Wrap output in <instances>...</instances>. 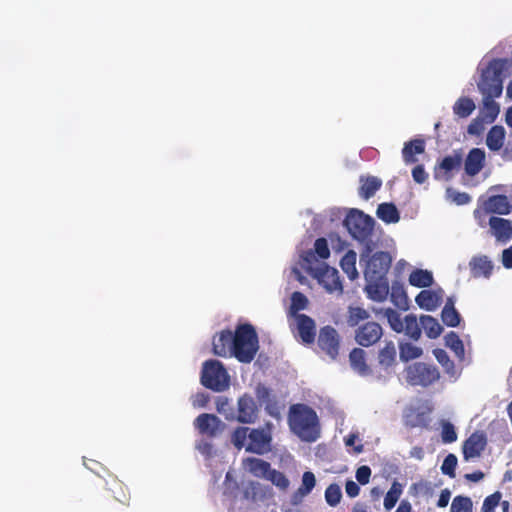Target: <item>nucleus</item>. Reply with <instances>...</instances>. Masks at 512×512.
Here are the masks:
<instances>
[{
  "label": "nucleus",
  "mask_w": 512,
  "mask_h": 512,
  "mask_svg": "<svg viewBox=\"0 0 512 512\" xmlns=\"http://www.w3.org/2000/svg\"><path fill=\"white\" fill-rule=\"evenodd\" d=\"M249 432L250 429L248 427L237 428L232 436L233 444L238 448L243 447L247 438L249 439Z\"/></svg>",
  "instance_id": "603ef678"
},
{
  "label": "nucleus",
  "mask_w": 512,
  "mask_h": 512,
  "mask_svg": "<svg viewBox=\"0 0 512 512\" xmlns=\"http://www.w3.org/2000/svg\"><path fill=\"white\" fill-rule=\"evenodd\" d=\"M425 150V144L423 140L415 139L405 143L402 154L406 163H413L416 161L414 154H422Z\"/></svg>",
  "instance_id": "f704fd0d"
},
{
  "label": "nucleus",
  "mask_w": 512,
  "mask_h": 512,
  "mask_svg": "<svg viewBox=\"0 0 512 512\" xmlns=\"http://www.w3.org/2000/svg\"><path fill=\"white\" fill-rule=\"evenodd\" d=\"M258 349V336L253 326L240 325L233 336L232 356L242 363H250Z\"/></svg>",
  "instance_id": "7ed1b4c3"
},
{
  "label": "nucleus",
  "mask_w": 512,
  "mask_h": 512,
  "mask_svg": "<svg viewBox=\"0 0 512 512\" xmlns=\"http://www.w3.org/2000/svg\"><path fill=\"white\" fill-rule=\"evenodd\" d=\"M415 300L422 309L434 311L442 301V292L422 290Z\"/></svg>",
  "instance_id": "5701e85b"
},
{
  "label": "nucleus",
  "mask_w": 512,
  "mask_h": 512,
  "mask_svg": "<svg viewBox=\"0 0 512 512\" xmlns=\"http://www.w3.org/2000/svg\"><path fill=\"white\" fill-rule=\"evenodd\" d=\"M234 333L231 331H222L219 336L213 339V352L215 355L226 357L232 356V344Z\"/></svg>",
  "instance_id": "412c9836"
},
{
  "label": "nucleus",
  "mask_w": 512,
  "mask_h": 512,
  "mask_svg": "<svg viewBox=\"0 0 512 512\" xmlns=\"http://www.w3.org/2000/svg\"><path fill=\"white\" fill-rule=\"evenodd\" d=\"M266 479L271 481L276 487H278L281 490H286L290 484L288 478L282 472H279L274 469H271Z\"/></svg>",
  "instance_id": "09e8293b"
},
{
  "label": "nucleus",
  "mask_w": 512,
  "mask_h": 512,
  "mask_svg": "<svg viewBox=\"0 0 512 512\" xmlns=\"http://www.w3.org/2000/svg\"><path fill=\"white\" fill-rule=\"evenodd\" d=\"M370 476L371 469L369 466L362 465L356 471V479L362 485H365L369 482Z\"/></svg>",
  "instance_id": "bf43d9fd"
},
{
  "label": "nucleus",
  "mask_w": 512,
  "mask_h": 512,
  "mask_svg": "<svg viewBox=\"0 0 512 512\" xmlns=\"http://www.w3.org/2000/svg\"><path fill=\"white\" fill-rule=\"evenodd\" d=\"M348 313L347 323L351 327L357 326L360 321L367 320L370 316L368 311L361 307H349Z\"/></svg>",
  "instance_id": "c03bdc74"
},
{
  "label": "nucleus",
  "mask_w": 512,
  "mask_h": 512,
  "mask_svg": "<svg viewBox=\"0 0 512 512\" xmlns=\"http://www.w3.org/2000/svg\"><path fill=\"white\" fill-rule=\"evenodd\" d=\"M308 303V300L304 294L301 292H294L291 297V306L290 311L293 317H295V314H299L298 312L300 310H303L306 308V305Z\"/></svg>",
  "instance_id": "49530a36"
},
{
  "label": "nucleus",
  "mask_w": 512,
  "mask_h": 512,
  "mask_svg": "<svg viewBox=\"0 0 512 512\" xmlns=\"http://www.w3.org/2000/svg\"><path fill=\"white\" fill-rule=\"evenodd\" d=\"M318 345L331 359H335L339 352V334L336 329L331 326L321 328Z\"/></svg>",
  "instance_id": "f8f14e48"
},
{
  "label": "nucleus",
  "mask_w": 512,
  "mask_h": 512,
  "mask_svg": "<svg viewBox=\"0 0 512 512\" xmlns=\"http://www.w3.org/2000/svg\"><path fill=\"white\" fill-rule=\"evenodd\" d=\"M367 284L365 291L368 297L374 301L382 302L389 294V284L387 278H381L379 280L365 279Z\"/></svg>",
  "instance_id": "6ab92c4d"
},
{
  "label": "nucleus",
  "mask_w": 512,
  "mask_h": 512,
  "mask_svg": "<svg viewBox=\"0 0 512 512\" xmlns=\"http://www.w3.org/2000/svg\"><path fill=\"white\" fill-rule=\"evenodd\" d=\"M489 226L497 241L506 243L512 238V222L510 220L492 216L489 219Z\"/></svg>",
  "instance_id": "dca6fc26"
},
{
  "label": "nucleus",
  "mask_w": 512,
  "mask_h": 512,
  "mask_svg": "<svg viewBox=\"0 0 512 512\" xmlns=\"http://www.w3.org/2000/svg\"><path fill=\"white\" fill-rule=\"evenodd\" d=\"M420 324L424 329L427 337L430 339L437 338L443 331V328L438 320L430 315H422L420 317Z\"/></svg>",
  "instance_id": "473e14b6"
},
{
  "label": "nucleus",
  "mask_w": 512,
  "mask_h": 512,
  "mask_svg": "<svg viewBox=\"0 0 512 512\" xmlns=\"http://www.w3.org/2000/svg\"><path fill=\"white\" fill-rule=\"evenodd\" d=\"M313 252H308L304 261L308 273L321 284L329 293L338 291L342 292V285L339 280L338 271L328 266L323 261L315 260Z\"/></svg>",
  "instance_id": "20e7f679"
},
{
  "label": "nucleus",
  "mask_w": 512,
  "mask_h": 512,
  "mask_svg": "<svg viewBox=\"0 0 512 512\" xmlns=\"http://www.w3.org/2000/svg\"><path fill=\"white\" fill-rule=\"evenodd\" d=\"M399 358L402 362H409L418 359L423 355V349L409 340L400 339L398 341Z\"/></svg>",
  "instance_id": "b1692460"
},
{
  "label": "nucleus",
  "mask_w": 512,
  "mask_h": 512,
  "mask_svg": "<svg viewBox=\"0 0 512 512\" xmlns=\"http://www.w3.org/2000/svg\"><path fill=\"white\" fill-rule=\"evenodd\" d=\"M397 351L393 341H385V345L378 353L379 365L387 370L396 364Z\"/></svg>",
  "instance_id": "393cba45"
},
{
  "label": "nucleus",
  "mask_w": 512,
  "mask_h": 512,
  "mask_svg": "<svg viewBox=\"0 0 512 512\" xmlns=\"http://www.w3.org/2000/svg\"><path fill=\"white\" fill-rule=\"evenodd\" d=\"M342 497L341 488L337 484H330L325 491V500L330 506H336Z\"/></svg>",
  "instance_id": "de8ad7c7"
},
{
  "label": "nucleus",
  "mask_w": 512,
  "mask_h": 512,
  "mask_svg": "<svg viewBox=\"0 0 512 512\" xmlns=\"http://www.w3.org/2000/svg\"><path fill=\"white\" fill-rule=\"evenodd\" d=\"M511 204L505 195H494L485 202V210L488 213L507 215L511 211Z\"/></svg>",
  "instance_id": "4be33fe9"
},
{
  "label": "nucleus",
  "mask_w": 512,
  "mask_h": 512,
  "mask_svg": "<svg viewBox=\"0 0 512 512\" xmlns=\"http://www.w3.org/2000/svg\"><path fill=\"white\" fill-rule=\"evenodd\" d=\"M412 176L415 182L422 184L426 181L428 174L425 172L422 165H417L412 170Z\"/></svg>",
  "instance_id": "e2e57ef3"
},
{
  "label": "nucleus",
  "mask_w": 512,
  "mask_h": 512,
  "mask_svg": "<svg viewBox=\"0 0 512 512\" xmlns=\"http://www.w3.org/2000/svg\"><path fill=\"white\" fill-rule=\"evenodd\" d=\"M501 493L495 492L492 495L486 497L483 502L482 512H491L495 509L496 506L500 504Z\"/></svg>",
  "instance_id": "4d7b16f0"
},
{
  "label": "nucleus",
  "mask_w": 512,
  "mask_h": 512,
  "mask_svg": "<svg viewBox=\"0 0 512 512\" xmlns=\"http://www.w3.org/2000/svg\"><path fill=\"white\" fill-rule=\"evenodd\" d=\"M246 469L256 477L265 478L271 471V466L268 462L259 458H247L244 460Z\"/></svg>",
  "instance_id": "cd10ccee"
},
{
  "label": "nucleus",
  "mask_w": 512,
  "mask_h": 512,
  "mask_svg": "<svg viewBox=\"0 0 512 512\" xmlns=\"http://www.w3.org/2000/svg\"><path fill=\"white\" fill-rule=\"evenodd\" d=\"M471 272L474 277L484 276L489 278L492 271V263L487 256L474 257L470 261Z\"/></svg>",
  "instance_id": "c85d7f7f"
},
{
  "label": "nucleus",
  "mask_w": 512,
  "mask_h": 512,
  "mask_svg": "<svg viewBox=\"0 0 512 512\" xmlns=\"http://www.w3.org/2000/svg\"><path fill=\"white\" fill-rule=\"evenodd\" d=\"M217 410L219 413L223 414L226 419H235L234 413L229 411L230 409L227 399L218 401Z\"/></svg>",
  "instance_id": "680f3d73"
},
{
  "label": "nucleus",
  "mask_w": 512,
  "mask_h": 512,
  "mask_svg": "<svg viewBox=\"0 0 512 512\" xmlns=\"http://www.w3.org/2000/svg\"><path fill=\"white\" fill-rule=\"evenodd\" d=\"M383 335V329L377 322H366L355 330V341L363 347H369L378 342Z\"/></svg>",
  "instance_id": "9d476101"
},
{
  "label": "nucleus",
  "mask_w": 512,
  "mask_h": 512,
  "mask_svg": "<svg viewBox=\"0 0 512 512\" xmlns=\"http://www.w3.org/2000/svg\"><path fill=\"white\" fill-rule=\"evenodd\" d=\"M442 321L449 327H456L459 325L461 316L454 307V301L452 298H448L442 313Z\"/></svg>",
  "instance_id": "72a5a7b5"
},
{
  "label": "nucleus",
  "mask_w": 512,
  "mask_h": 512,
  "mask_svg": "<svg viewBox=\"0 0 512 512\" xmlns=\"http://www.w3.org/2000/svg\"><path fill=\"white\" fill-rule=\"evenodd\" d=\"M487 443L483 433H473L464 443L463 453L466 459L479 457Z\"/></svg>",
  "instance_id": "f3484780"
},
{
  "label": "nucleus",
  "mask_w": 512,
  "mask_h": 512,
  "mask_svg": "<svg viewBox=\"0 0 512 512\" xmlns=\"http://www.w3.org/2000/svg\"><path fill=\"white\" fill-rule=\"evenodd\" d=\"M391 300L397 307L402 309L406 308V295L402 287L392 286Z\"/></svg>",
  "instance_id": "3c124183"
},
{
  "label": "nucleus",
  "mask_w": 512,
  "mask_h": 512,
  "mask_svg": "<svg viewBox=\"0 0 512 512\" xmlns=\"http://www.w3.org/2000/svg\"><path fill=\"white\" fill-rule=\"evenodd\" d=\"M457 466V457L454 454H448L441 465L443 474L455 477V468Z\"/></svg>",
  "instance_id": "8fccbe9b"
},
{
  "label": "nucleus",
  "mask_w": 512,
  "mask_h": 512,
  "mask_svg": "<svg viewBox=\"0 0 512 512\" xmlns=\"http://www.w3.org/2000/svg\"><path fill=\"white\" fill-rule=\"evenodd\" d=\"M256 396L259 402L264 405L272 401L270 390L261 384L256 387Z\"/></svg>",
  "instance_id": "052dcab7"
},
{
  "label": "nucleus",
  "mask_w": 512,
  "mask_h": 512,
  "mask_svg": "<svg viewBox=\"0 0 512 512\" xmlns=\"http://www.w3.org/2000/svg\"><path fill=\"white\" fill-rule=\"evenodd\" d=\"M376 215L386 223H397L400 219L399 211L392 203H382L377 207Z\"/></svg>",
  "instance_id": "2f4dec72"
},
{
  "label": "nucleus",
  "mask_w": 512,
  "mask_h": 512,
  "mask_svg": "<svg viewBox=\"0 0 512 512\" xmlns=\"http://www.w3.org/2000/svg\"><path fill=\"white\" fill-rule=\"evenodd\" d=\"M476 105L469 97H460L453 105V113L459 118H467L475 110Z\"/></svg>",
  "instance_id": "c9c22d12"
},
{
  "label": "nucleus",
  "mask_w": 512,
  "mask_h": 512,
  "mask_svg": "<svg viewBox=\"0 0 512 512\" xmlns=\"http://www.w3.org/2000/svg\"><path fill=\"white\" fill-rule=\"evenodd\" d=\"M208 402V396L204 393H198L192 398L193 407H205Z\"/></svg>",
  "instance_id": "338daca9"
},
{
  "label": "nucleus",
  "mask_w": 512,
  "mask_h": 512,
  "mask_svg": "<svg viewBox=\"0 0 512 512\" xmlns=\"http://www.w3.org/2000/svg\"><path fill=\"white\" fill-rule=\"evenodd\" d=\"M507 66V60L496 59L489 63L482 72L477 86L483 97H499L503 91L502 73Z\"/></svg>",
  "instance_id": "39448f33"
},
{
  "label": "nucleus",
  "mask_w": 512,
  "mask_h": 512,
  "mask_svg": "<svg viewBox=\"0 0 512 512\" xmlns=\"http://www.w3.org/2000/svg\"><path fill=\"white\" fill-rule=\"evenodd\" d=\"M494 98L495 97H483V108L479 116L482 117L486 123L494 122L500 112V107L494 101Z\"/></svg>",
  "instance_id": "7c9ffc66"
},
{
  "label": "nucleus",
  "mask_w": 512,
  "mask_h": 512,
  "mask_svg": "<svg viewBox=\"0 0 512 512\" xmlns=\"http://www.w3.org/2000/svg\"><path fill=\"white\" fill-rule=\"evenodd\" d=\"M433 355L452 381H456L460 373L455 368L454 362L450 359L447 352L443 349H434Z\"/></svg>",
  "instance_id": "bb28decb"
},
{
  "label": "nucleus",
  "mask_w": 512,
  "mask_h": 512,
  "mask_svg": "<svg viewBox=\"0 0 512 512\" xmlns=\"http://www.w3.org/2000/svg\"><path fill=\"white\" fill-rule=\"evenodd\" d=\"M409 282L416 287H428L433 282V276L427 270L417 269L410 274Z\"/></svg>",
  "instance_id": "a19ab883"
},
{
  "label": "nucleus",
  "mask_w": 512,
  "mask_h": 512,
  "mask_svg": "<svg viewBox=\"0 0 512 512\" xmlns=\"http://www.w3.org/2000/svg\"><path fill=\"white\" fill-rule=\"evenodd\" d=\"M315 485V475L311 471L304 472L302 475L301 486L291 496V504L294 506L301 504L303 498L311 493Z\"/></svg>",
  "instance_id": "aec40b11"
},
{
  "label": "nucleus",
  "mask_w": 512,
  "mask_h": 512,
  "mask_svg": "<svg viewBox=\"0 0 512 512\" xmlns=\"http://www.w3.org/2000/svg\"><path fill=\"white\" fill-rule=\"evenodd\" d=\"M402 494V485L394 481L391 488L384 498V507L386 510H391L397 503L400 495Z\"/></svg>",
  "instance_id": "79ce46f5"
},
{
  "label": "nucleus",
  "mask_w": 512,
  "mask_h": 512,
  "mask_svg": "<svg viewBox=\"0 0 512 512\" xmlns=\"http://www.w3.org/2000/svg\"><path fill=\"white\" fill-rule=\"evenodd\" d=\"M345 491L349 497L353 498L359 494L360 488L357 483L348 480L345 485Z\"/></svg>",
  "instance_id": "0e129e2a"
},
{
  "label": "nucleus",
  "mask_w": 512,
  "mask_h": 512,
  "mask_svg": "<svg viewBox=\"0 0 512 512\" xmlns=\"http://www.w3.org/2000/svg\"><path fill=\"white\" fill-rule=\"evenodd\" d=\"M293 318L295 320L298 335L302 342L306 344L313 343L316 336V325L314 320L305 314H295V317Z\"/></svg>",
  "instance_id": "2eb2a0df"
},
{
  "label": "nucleus",
  "mask_w": 512,
  "mask_h": 512,
  "mask_svg": "<svg viewBox=\"0 0 512 512\" xmlns=\"http://www.w3.org/2000/svg\"><path fill=\"white\" fill-rule=\"evenodd\" d=\"M370 254H366L364 260H360V263L365 262L364 277L365 279L379 280L386 278V274L391 266L392 258L388 252H376L371 257Z\"/></svg>",
  "instance_id": "1a4fd4ad"
},
{
  "label": "nucleus",
  "mask_w": 512,
  "mask_h": 512,
  "mask_svg": "<svg viewBox=\"0 0 512 512\" xmlns=\"http://www.w3.org/2000/svg\"><path fill=\"white\" fill-rule=\"evenodd\" d=\"M343 225L351 237L362 246L361 261L366 254H370L378 247L379 237L374 229L375 220L371 216L359 209L351 208L343 220Z\"/></svg>",
  "instance_id": "f257e3e1"
},
{
  "label": "nucleus",
  "mask_w": 512,
  "mask_h": 512,
  "mask_svg": "<svg viewBox=\"0 0 512 512\" xmlns=\"http://www.w3.org/2000/svg\"><path fill=\"white\" fill-rule=\"evenodd\" d=\"M447 197L450 198L457 205H464L471 201V197L469 194L464 192H457L452 188H448L446 190Z\"/></svg>",
  "instance_id": "864d4df0"
},
{
  "label": "nucleus",
  "mask_w": 512,
  "mask_h": 512,
  "mask_svg": "<svg viewBox=\"0 0 512 512\" xmlns=\"http://www.w3.org/2000/svg\"><path fill=\"white\" fill-rule=\"evenodd\" d=\"M462 155L459 152H455L453 155H449L443 158L439 164V168L444 170L446 173L453 170H458L462 164Z\"/></svg>",
  "instance_id": "37998d69"
},
{
  "label": "nucleus",
  "mask_w": 512,
  "mask_h": 512,
  "mask_svg": "<svg viewBox=\"0 0 512 512\" xmlns=\"http://www.w3.org/2000/svg\"><path fill=\"white\" fill-rule=\"evenodd\" d=\"M351 367L361 376L368 375L369 367L365 362V351L361 348H354L349 355Z\"/></svg>",
  "instance_id": "c756f323"
},
{
  "label": "nucleus",
  "mask_w": 512,
  "mask_h": 512,
  "mask_svg": "<svg viewBox=\"0 0 512 512\" xmlns=\"http://www.w3.org/2000/svg\"><path fill=\"white\" fill-rule=\"evenodd\" d=\"M270 424H267V429H252L249 432V443L246 451L262 455L270 450L271 434Z\"/></svg>",
  "instance_id": "9b49d317"
},
{
  "label": "nucleus",
  "mask_w": 512,
  "mask_h": 512,
  "mask_svg": "<svg viewBox=\"0 0 512 512\" xmlns=\"http://www.w3.org/2000/svg\"><path fill=\"white\" fill-rule=\"evenodd\" d=\"M360 182L362 183L360 189V195L365 199L372 197L375 192L381 187L382 181L374 176L367 178L361 177Z\"/></svg>",
  "instance_id": "58836bf2"
},
{
  "label": "nucleus",
  "mask_w": 512,
  "mask_h": 512,
  "mask_svg": "<svg viewBox=\"0 0 512 512\" xmlns=\"http://www.w3.org/2000/svg\"><path fill=\"white\" fill-rule=\"evenodd\" d=\"M315 253L321 258L326 259L330 255V250L328 248V243L325 238H319L315 241L314 244Z\"/></svg>",
  "instance_id": "13d9d810"
},
{
  "label": "nucleus",
  "mask_w": 512,
  "mask_h": 512,
  "mask_svg": "<svg viewBox=\"0 0 512 512\" xmlns=\"http://www.w3.org/2000/svg\"><path fill=\"white\" fill-rule=\"evenodd\" d=\"M404 373L406 382L411 386L426 388L440 379L438 368L425 362H415L407 366Z\"/></svg>",
  "instance_id": "6e6552de"
},
{
  "label": "nucleus",
  "mask_w": 512,
  "mask_h": 512,
  "mask_svg": "<svg viewBox=\"0 0 512 512\" xmlns=\"http://www.w3.org/2000/svg\"><path fill=\"white\" fill-rule=\"evenodd\" d=\"M451 498V491L449 489H443L440 493L437 506L440 508H445L450 501Z\"/></svg>",
  "instance_id": "69168bd1"
},
{
  "label": "nucleus",
  "mask_w": 512,
  "mask_h": 512,
  "mask_svg": "<svg viewBox=\"0 0 512 512\" xmlns=\"http://www.w3.org/2000/svg\"><path fill=\"white\" fill-rule=\"evenodd\" d=\"M356 252L350 250L341 259L340 265L342 270L347 274L350 280H354L358 277V271L356 269Z\"/></svg>",
  "instance_id": "e433bc0d"
},
{
  "label": "nucleus",
  "mask_w": 512,
  "mask_h": 512,
  "mask_svg": "<svg viewBox=\"0 0 512 512\" xmlns=\"http://www.w3.org/2000/svg\"><path fill=\"white\" fill-rule=\"evenodd\" d=\"M486 154L485 151L481 148H473L469 151L465 163L464 169L467 175L475 176L477 175L483 168L485 162Z\"/></svg>",
  "instance_id": "a211bd4d"
},
{
  "label": "nucleus",
  "mask_w": 512,
  "mask_h": 512,
  "mask_svg": "<svg viewBox=\"0 0 512 512\" xmlns=\"http://www.w3.org/2000/svg\"><path fill=\"white\" fill-rule=\"evenodd\" d=\"M506 131L503 126H493L486 137V145L491 151H499L504 144Z\"/></svg>",
  "instance_id": "a878e982"
},
{
  "label": "nucleus",
  "mask_w": 512,
  "mask_h": 512,
  "mask_svg": "<svg viewBox=\"0 0 512 512\" xmlns=\"http://www.w3.org/2000/svg\"><path fill=\"white\" fill-rule=\"evenodd\" d=\"M201 383L213 391L221 392L229 387L230 376L220 361L211 359L203 363Z\"/></svg>",
  "instance_id": "0eeeda50"
},
{
  "label": "nucleus",
  "mask_w": 512,
  "mask_h": 512,
  "mask_svg": "<svg viewBox=\"0 0 512 512\" xmlns=\"http://www.w3.org/2000/svg\"><path fill=\"white\" fill-rule=\"evenodd\" d=\"M195 426L202 434L216 436L224 430V423L214 414H201L195 419Z\"/></svg>",
  "instance_id": "4468645a"
},
{
  "label": "nucleus",
  "mask_w": 512,
  "mask_h": 512,
  "mask_svg": "<svg viewBox=\"0 0 512 512\" xmlns=\"http://www.w3.org/2000/svg\"><path fill=\"white\" fill-rule=\"evenodd\" d=\"M289 425L294 434L303 441L314 442L320 435L316 412L304 404L290 407Z\"/></svg>",
  "instance_id": "f03ea898"
},
{
  "label": "nucleus",
  "mask_w": 512,
  "mask_h": 512,
  "mask_svg": "<svg viewBox=\"0 0 512 512\" xmlns=\"http://www.w3.org/2000/svg\"><path fill=\"white\" fill-rule=\"evenodd\" d=\"M403 421L406 426L411 428L422 427L426 425L424 415L413 407H408L404 410Z\"/></svg>",
  "instance_id": "4c0bfd02"
},
{
  "label": "nucleus",
  "mask_w": 512,
  "mask_h": 512,
  "mask_svg": "<svg viewBox=\"0 0 512 512\" xmlns=\"http://www.w3.org/2000/svg\"><path fill=\"white\" fill-rule=\"evenodd\" d=\"M258 416V406L252 396L244 394L238 399V413L235 418L241 423H253Z\"/></svg>",
  "instance_id": "ddd939ff"
},
{
  "label": "nucleus",
  "mask_w": 512,
  "mask_h": 512,
  "mask_svg": "<svg viewBox=\"0 0 512 512\" xmlns=\"http://www.w3.org/2000/svg\"><path fill=\"white\" fill-rule=\"evenodd\" d=\"M472 501L469 497L456 496L450 507V512H472Z\"/></svg>",
  "instance_id": "a18cd8bd"
},
{
  "label": "nucleus",
  "mask_w": 512,
  "mask_h": 512,
  "mask_svg": "<svg viewBox=\"0 0 512 512\" xmlns=\"http://www.w3.org/2000/svg\"><path fill=\"white\" fill-rule=\"evenodd\" d=\"M502 263L506 268H512V246L502 253Z\"/></svg>",
  "instance_id": "774afa93"
},
{
  "label": "nucleus",
  "mask_w": 512,
  "mask_h": 512,
  "mask_svg": "<svg viewBox=\"0 0 512 512\" xmlns=\"http://www.w3.org/2000/svg\"><path fill=\"white\" fill-rule=\"evenodd\" d=\"M441 435L444 443H452L457 440L455 428L450 422H443Z\"/></svg>",
  "instance_id": "6e6d98bb"
},
{
  "label": "nucleus",
  "mask_w": 512,
  "mask_h": 512,
  "mask_svg": "<svg viewBox=\"0 0 512 512\" xmlns=\"http://www.w3.org/2000/svg\"><path fill=\"white\" fill-rule=\"evenodd\" d=\"M485 123H486V121L482 117H480V116L476 117L468 125L467 133L469 135H473V136L481 135L485 129V127H484Z\"/></svg>",
  "instance_id": "5fc2aeb1"
},
{
  "label": "nucleus",
  "mask_w": 512,
  "mask_h": 512,
  "mask_svg": "<svg viewBox=\"0 0 512 512\" xmlns=\"http://www.w3.org/2000/svg\"><path fill=\"white\" fill-rule=\"evenodd\" d=\"M381 312L394 332L404 333L412 341H418L421 338L422 327L416 315L408 314L402 318L399 312L391 308L382 309Z\"/></svg>",
  "instance_id": "423d86ee"
},
{
  "label": "nucleus",
  "mask_w": 512,
  "mask_h": 512,
  "mask_svg": "<svg viewBox=\"0 0 512 512\" xmlns=\"http://www.w3.org/2000/svg\"><path fill=\"white\" fill-rule=\"evenodd\" d=\"M445 345L449 347L456 355L459 360H464L465 349L462 340L459 336L451 331L445 337Z\"/></svg>",
  "instance_id": "ea45409f"
}]
</instances>
